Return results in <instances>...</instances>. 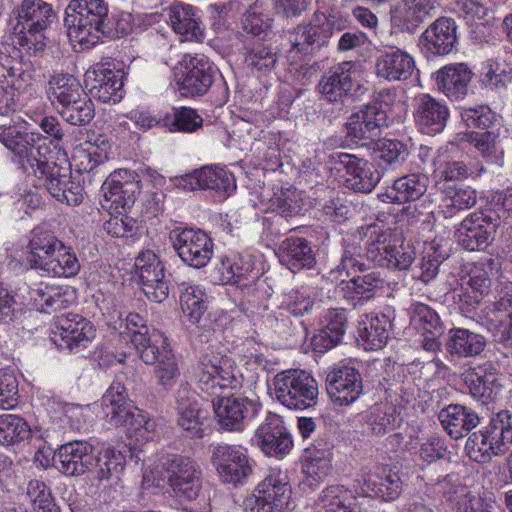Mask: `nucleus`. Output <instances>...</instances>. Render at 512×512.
Returning <instances> with one entry per match:
<instances>
[{
    "mask_svg": "<svg viewBox=\"0 0 512 512\" xmlns=\"http://www.w3.org/2000/svg\"><path fill=\"white\" fill-rule=\"evenodd\" d=\"M195 378L199 389L213 397L215 420L220 429L242 431L245 422L257 414L259 406L254 401L223 395L225 390L239 389L242 384V376L229 356L205 355L196 368Z\"/></svg>",
    "mask_w": 512,
    "mask_h": 512,
    "instance_id": "1",
    "label": "nucleus"
},
{
    "mask_svg": "<svg viewBox=\"0 0 512 512\" xmlns=\"http://www.w3.org/2000/svg\"><path fill=\"white\" fill-rule=\"evenodd\" d=\"M13 14L17 20L14 44L31 56H41L47 46L46 31L56 18L52 5L44 0H22Z\"/></svg>",
    "mask_w": 512,
    "mask_h": 512,
    "instance_id": "2",
    "label": "nucleus"
},
{
    "mask_svg": "<svg viewBox=\"0 0 512 512\" xmlns=\"http://www.w3.org/2000/svg\"><path fill=\"white\" fill-rule=\"evenodd\" d=\"M108 8L103 0H71L65 10L64 23L70 39L83 49L96 45L109 36L105 20Z\"/></svg>",
    "mask_w": 512,
    "mask_h": 512,
    "instance_id": "3",
    "label": "nucleus"
},
{
    "mask_svg": "<svg viewBox=\"0 0 512 512\" xmlns=\"http://www.w3.org/2000/svg\"><path fill=\"white\" fill-rule=\"evenodd\" d=\"M393 233L390 230L373 231L371 237L366 243V253L359 239L356 237L343 240V253L337 271L342 275H352L358 271H363L366 267L364 259H368L376 266L387 268L389 265V255L392 249Z\"/></svg>",
    "mask_w": 512,
    "mask_h": 512,
    "instance_id": "4",
    "label": "nucleus"
},
{
    "mask_svg": "<svg viewBox=\"0 0 512 512\" xmlns=\"http://www.w3.org/2000/svg\"><path fill=\"white\" fill-rule=\"evenodd\" d=\"M276 399L285 407L304 410L316 404L318 387L315 379L303 370H285L273 379Z\"/></svg>",
    "mask_w": 512,
    "mask_h": 512,
    "instance_id": "5",
    "label": "nucleus"
},
{
    "mask_svg": "<svg viewBox=\"0 0 512 512\" xmlns=\"http://www.w3.org/2000/svg\"><path fill=\"white\" fill-rule=\"evenodd\" d=\"M292 489L285 475H268L244 500L245 512H287L290 510Z\"/></svg>",
    "mask_w": 512,
    "mask_h": 512,
    "instance_id": "6",
    "label": "nucleus"
},
{
    "mask_svg": "<svg viewBox=\"0 0 512 512\" xmlns=\"http://www.w3.org/2000/svg\"><path fill=\"white\" fill-rule=\"evenodd\" d=\"M504 221L502 215L493 209L474 211L456 228V241L468 251L482 249L488 246L492 235Z\"/></svg>",
    "mask_w": 512,
    "mask_h": 512,
    "instance_id": "7",
    "label": "nucleus"
},
{
    "mask_svg": "<svg viewBox=\"0 0 512 512\" xmlns=\"http://www.w3.org/2000/svg\"><path fill=\"white\" fill-rule=\"evenodd\" d=\"M330 158L342 173L345 186L354 192L371 193L381 179L380 172L364 158L345 152L334 153Z\"/></svg>",
    "mask_w": 512,
    "mask_h": 512,
    "instance_id": "8",
    "label": "nucleus"
},
{
    "mask_svg": "<svg viewBox=\"0 0 512 512\" xmlns=\"http://www.w3.org/2000/svg\"><path fill=\"white\" fill-rule=\"evenodd\" d=\"M211 463L223 483L243 485L252 474V463L246 448L226 443L213 447Z\"/></svg>",
    "mask_w": 512,
    "mask_h": 512,
    "instance_id": "9",
    "label": "nucleus"
},
{
    "mask_svg": "<svg viewBox=\"0 0 512 512\" xmlns=\"http://www.w3.org/2000/svg\"><path fill=\"white\" fill-rule=\"evenodd\" d=\"M169 486L178 498L195 499L201 489L202 471L191 458L168 455L162 461Z\"/></svg>",
    "mask_w": 512,
    "mask_h": 512,
    "instance_id": "10",
    "label": "nucleus"
},
{
    "mask_svg": "<svg viewBox=\"0 0 512 512\" xmlns=\"http://www.w3.org/2000/svg\"><path fill=\"white\" fill-rule=\"evenodd\" d=\"M169 239L182 262L192 268L205 267L212 258L213 242L201 229L176 228Z\"/></svg>",
    "mask_w": 512,
    "mask_h": 512,
    "instance_id": "11",
    "label": "nucleus"
},
{
    "mask_svg": "<svg viewBox=\"0 0 512 512\" xmlns=\"http://www.w3.org/2000/svg\"><path fill=\"white\" fill-rule=\"evenodd\" d=\"M495 270L497 263L491 257L482 258L471 265L458 295L459 307L463 312L470 313L489 295Z\"/></svg>",
    "mask_w": 512,
    "mask_h": 512,
    "instance_id": "12",
    "label": "nucleus"
},
{
    "mask_svg": "<svg viewBox=\"0 0 512 512\" xmlns=\"http://www.w3.org/2000/svg\"><path fill=\"white\" fill-rule=\"evenodd\" d=\"M336 16L325 17L322 23H301L287 33L289 53L309 57L328 44L336 27Z\"/></svg>",
    "mask_w": 512,
    "mask_h": 512,
    "instance_id": "13",
    "label": "nucleus"
},
{
    "mask_svg": "<svg viewBox=\"0 0 512 512\" xmlns=\"http://www.w3.org/2000/svg\"><path fill=\"white\" fill-rule=\"evenodd\" d=\"M215 68L204 55H186L183 70L177 75V84L183 96L205 94L213 84Z\"/></svg>",
    "mask_w": 512,
    "mask_h": 512,
    "instance_id": "14",
    "label": "nucleus"
},
{
    "mask_svg": "<svg viewBox=\"0 0 512 512\" xmlns=\"http://www.w3.org/2000/svg\"><path fill=\"white\" fill-rule=\"evenodd\" d=\"M135 268L141 289L150 301L161 303L167 299L169 288L164 280V266L153 251L147 250L139 254L135 260Z\"/></svg>",
    "mask_w": 512,
    "mask_h": 512,
    "instance_id": "15",
    "label": "nucleus"
},
{
    "mask_svg": "<svg viewBox=\"0 0 512 512\" xmlns=\"http://www.w3.org/2000/svg\"><path fill=\"white\" fill-rule=\"evenodd\" d=\"M253 443L267 456L282 457L289 453L293 441L280 416L268 413L255 430Z\"/></svg>",
    "mask_w": 512,
    "mask_h": 512,
    "instance_id": "16",
    "label": "nucleus"
},
{
    "mask_svg": "<svg viewBox=\"0 0 512 512\" xmlns=\"http://www.w3.org/2000/svg\"><path fill=\"white\" fill-rule=\"evenodd\" d=\"M177 186L184 190L210 189L227 198L236 189L232 173L219 166H205L178 179Z\"/></svg>",
    "mask_w": 512,
    "mask_h": 512,
    "instance_id": "17",
    "label": "nucleus"
},
{
    "mask_svg": "<svg viewBox=\"0 0 512 512\" xmlns=\"http://www.w3.org/2000/svg\"><path fill=\"white\" fill-rule=\"evenodd\" d=\"M326 389L334 404L348 406L363 392L362 377L356 368L342 366L327 374Z\"/></svg>",
    "mask_w": 512,
    "mask_h": 512,
    "instance_id": "18",
    "label": "nucleus"
},
{
    "mask_svg": "<svg viewBox=\"0 0 512 512\" xmlns=\"http://www.w3.org/2000/svg\"><path fill=\"white\" fill-rule=\"evenodd\" d=\"M387 126V113L377 103L359 106L351 113L345 125L347 135L359 140L377 137Z\"/></svg>",
    "mask_w": 512,
    "mask_h": 512,
    "instance_id": "19",
    "label": "nucleus"
},
{
    "mask_svg": "<svg viewBox=\"0 0 512 512\" xmlns=\"http://www.w3.org/2000/svg\"><path fill=\"white\" fill-rule=\"evenodd\" d=\"M177 426L182 435L189 439H201L206 430L207 417L203 412L194 393L187 387L181 386L176 395Z\"/></svg>",
    "mask_w": 512,
    "mask_h": 512,
    "instance_id": "20",
    "label": "nucleus"
},
{
    "mask_svg": "<svg viewBox=\"0 0 512 512\" xmlns=\"http://www.w3.org/2000/svg\"><path fill=\"white\" fill-rule=\"evenodd\" d=\"M58 470L68 476L83 475L93 469L95 455L87 441H71L61 445L54 456Z\"/></svg>",
    "mask_w": 512,
    "mask_h": 512,
    "instance_id": "21",
    "label": "nucleus"
},
{
    "mask_svg": "<svg viewBox=\"0 0 512 512\" xmlns=\"http://www.w3.org/2000/svg\"><path fill=\"white\" fill-rule=\"evenodd\" d=\"M462 379L470 395L483 404L493 401L502 388L500 374L491 362L467 368Z\"/></svg>",
    "mask_w": 512,
    "mask_h": 512,
    "instance_id": "22",
    "label": "nucleus"
},
{
    "mask_svg": "<svg viewBox=\"0 0 512 512\" xmlns=\"http://www.w3.org/2000/svg\"><path fill=\"white\" fill-rule=\"evenodd\" d=\"M450 112L446 103L429 94H421L416 98L414 120L420 132L436 135L445 129Z\"/></svg>",
    "mask_w": 512,
    "mask_h": 512,
    "instance_id": "23",
    "label": "nucleus"
},
{
    "mask_svg": "<svg viewBox=\"0 0 512 512\" xmlns=\"http://www.w3.org/2000/svg\"><path fill=\"white\" fill-rule=\"evenodd\" d=\"M103 414L108 423L115 427H129L139 411L127 398L123 383L115 380L101 399Z\"/></svg>",
    "mask_w": 512,
    "mask_h": 512,
    "instance_id": "24",
    "label": "nucleus"
},
{
    "mask_svg": "<svg viewBox=\"0 0 512 512\" xmlns=\"http://www.w3.org/2000/svg\"><path fill=\"white\" fill-rule=\"evenodd\" d=\"M482 323L495 341L512 345V296L504 295L481 311Z\"/></svg>",
    "mask_w": 512,
    "mask_h": 512,
    "instance_id": "25",
    "label": "nucleus"
},
{
    "mask_svg": "<svg viewBox=\"0 0 512 512\" xmlns=\"http://www.w3.org/2000/svg\"><path fill=\"white\" fill-rule=\"evenodd\" d=\"M84 81L90 94L103 103H117L123 97V82L119 71L97 65L85 73Z\"/></svg>",
    "mask_w": 512,
    "mask_h": 512,
    "instance_id": "26",
    "label": "nucleus"
},
{
    "mask_svg": "<svg viewBox=\"0 0 512 512\" xmlns=\"http://www.w3.org/2000/svg\"><path fill=\"white\" fill-rule=\"evenodd\" d=\"M394 310L390 307L381 314H366L358 323V334L366 350L382 349L390 337Z\"/></svg>",
    "mask_w": 512,
    "mask_h": 512,
    "instance_id": "27",
    "label": "nucleus"
},
{
    "mask_svg": "<svg viewBox=\"0 0 512 512\" xmlns=\"http://www.w3.org/2000/svg\"><path fill=\"white\" fill-rule=\"evenodd\" d=\"M355 63L345 61L326 71L318 84L320 93L330 102L343 101L353 88Z\"/></svg>",
    "mask_w": 512,
    "mask_h": 512,
    "instance_id": "28",
    "label": "nucleus"
},
{
    "mask_svg": "<svg viewBox=\"0 0 512 512\" xmlns=\"http://www.w3.org/2000/svg\"><path fill=\"white\" fill-rule=\"evenodd\" d=\"M55 336H59L70 349L85 348L95 337V329L90 321L77 314L58 317Z\"/></svg>",
    "mask_w": 512,
    "mask_h": 512,
    "instance_id": "29",
    "label": "nucleus"
},
{
    "mask_svg": "<svg viewBox=\"0 0 512 512\" xmlns=\"http://www.w3.org/2000/svg\"><path fill=\"white\" fill-rule=\"evenodd\" d=\"M438 419L453 439H460L476 428L481 419L476 411L460 404H450L440 410Z\"/></svg>",
    "mask_w": 512,
    "mask_h": 512,
    "instance_id": "30",
    "label": "nucleus"
},
{
    "mask_svg": "<svg viewBox=\"0 0 512 512\" xmlns=\"http://www.w3.org/2000/svg\"><path fill=\"white\" fill-rule=\"evenodd\" d=\"M375 69L378 77L388 81H403L412 75L415 62L406 51L391 47L380 53Z\"/></svg>",
    "mask_w": 512,
    "mask_h": 512,
    "instance_id": "31",
    "label": "nucleus"
},
{
    "mask_svg": "<svg viewBox=\"0 0 512 512\" xmlns=\"http://www.w3.org/2000/svg\"><path fill=\"white\" fill-rule=\"evenodd\" d=\"M282 265L292 272L311 269L316 264V257L310 243L305 238L289 237L282 241L276 250Z\"/></svg>",
    "mask_w": 512,
    "mask_h": 512,
    "instance_id": "32",
    "label": "nucleus"
},
{
    "mask_svg": "<svg viewBox=\"0 0 512 512\" xmlns=\"http://www.w3.org/2000/svg\"><path fill=\"white\" fill-rule=\"evenodd\" d=\"M472 80V72L464 63L446 65L436 72L437 89L451 100L463 99Z\"/></svg>",
    "mask_w": 512,
    "mask_h": 512,
    "instance_id": "33",
    "label": "nucleus"
},
{
    "mask_svg": "<svg viewBox=\"0 0 512 512\" xmlns=\"http://www.w3.org/2000/svg\"><path fill=\"white\" fill-rule=\"evenodd\" d=\"M170 25L175 33L187 41H200L203 27L198 10L192 5L177 3L167 10Z\"/></svg>",
    "mask_w": 512,
    "mask_h": 512,
    "instance_id": "34",
    "label": "nucleus"
},
{
    "mask_svg": "<svg viewBox=\"0 0 512 512\" xmlns=\"http://www.w3.org/2000/svg\"><path fill=\"white\" fill-rule=\"evenodd\" d=\"M456 24L450 18H439L431 24L421 37V44L433 55L450 53L456 42Z\"/></svg>",
    "mask_w": 512,
    "mask_h": 512,
    "instance_id": "35",
    "label": "nucleus"
},
{
    "mask_svg": "<svg viewBox=\"0 0 512 512\" xmlns=\"http://www.w3.org/2000/svg\"><path fill=\"white\" fill-rule=\"evenodd\" d=\"M64 248V243L51 231L34 230L28 244L27 260L32 268L44 271L56 252Z\"/></svg>",
    "mask_w": 512,
    "mask_h": 512,
    "instance_id": "36",
    "label": "nucleus"
},
{
    "mask_svg": "<svg viewBox=\"0 0 512 512\" xmlns=\"http://www.w3.org/2000/svg\"><path fill=\"white\" fill-rule=\"evenodd\" d=\"M434 10L433 0H403L392 11L391 21L402 30H411L431 16Z\"/></svg>",
    "mask_w": 512,
    "mask_h": 512,
    "instance_id": "37",
    "label": "nucleus"
},
{
    "mask_svg": "<svg viewBox=\"0 0 512 512\" xmlns=\"http://www.w3.org/2000/svg\"><path fill=\"white\" fill-rule=\"evenodd\" d=\"M82 92L84 89L79 80L68 73L52 75L46 88L47 97L57 111L76 99Z\"/></svg>",
    "mask_w": 512,
    "mask_h": 512,
    "instance_id": "38",
    "label": "nucleus"
},
{
    "mask_svg": "<svg viewBox=\"0 0 512 512\" xmlns=\"http://www.w3.org/2000/svg\"><path fill=\"white\" fill-rule=\"evenodd\" d=\"M486 346L485 338L464 328H453L449 331L446 348L451 356L475 357L481 354Z\"/></svg>",
    "mask_w": 512,
    "mask_h": 512,
    "instance_id": "39",
    "label": "nucleus"
},
{
    "mask_svg": "<svg viewBox=\"0 0 512 512\" xmlns=\"http://www.w3.org/2000/svg\"><path fill=\"white\" fill-rule=\"evenodd\" d=\"M132 344L142 361L148 365L156 364L172 351L166 338L159 332H137L132 336Z\"/></svg>",
    "mask_w": 512,
    "mask_h": 512,
    "instance_id": "40",
    "label": "nucleus"
},
{
    "mask_svg": "<svg viewBox=\"0 0 512 512\" xmlns=\"http://www.w3.org/2000/svg\"><path fill=\"white\" fill-rule=\"evenodd\" d=\"M496 439L490 425L469 435L465 443L468 457L477 463H488L493 456L500 455L496 450Z\"/></svg>",
    "mask_w": 512,
    "mask_h": 512,
    "instance_id": "41",
    "label": "nucleus"
},
{
    "mask_svg": "<svg viewBox=\"0 0 512 512\" xmlns=\"http://www.w3.org/2000/svg\"><path fill=\"white\" fill-rule=\"evenodd\" d=\"M366 424L372 436L382 437L400 424L396 408L390 404L374 405L366 415Z\"/></svg>",
    "mask_w": 512,
    "mask_h": 512,
    "instance_id": "42",
    "label": "nucleus"
},
{
    "mask_svg": "<svg viewBox=\"0 0 512 512\" xmlns=\"http://www.w3.org/2000/svg\"><path fill=\"white\" fill-rule=\"evenodd\" d=\"M355 497L341 485H333L322 491L318 498L319 512H355Z\"/></svg>",
    "mask_w": 512,
    "mask_h": 512,
    "instance_id": "43",
    "label": "nucleus"
},
{
    "mask_svg": "<svg viewBox=\"0 0 512 512\" xmlns=\"http://www.w3.org/2000/svg\"><path fill=\"white\" fill-rule=\"evenodd\" d=\"M57 112L68 124L73 126H85L95 117V106L92 99L84 91L76 99L67 103Z\"/></svg>",
    "mask_w": 512,
    "mask_h": 512,
    "instance_id": "44",
    "label": "nucleus"
},
{
    "mask_svg": "<svg viewBox=\"0 0 512 512\" xmlns=\"http://www.w3.org/2000/svg\"><path fill=\"white\" fill-rule=\"evenodd\" d=\"M476 203V191L469 186H460L445 191L440 207L444 217L452 218L460 211L472 208Z\"/></svg>",
    "mask_w": 512,
    "mask_h": 512,
    "instance_id": "45",
    "label": "nucleus"
},
{
    "mask_svg": "<svg viewBox=\"0 0 512 512\" xmlns=\"http://www.w3.org/2000/svg\"><path fill=\"white\" fill-rule=\"evenodd\" d=\"M32 435L28 423L14 414L0 415V445L14 446L30 439Z\"/></svg>",
    "mask_w": 512,
    "mask_h": 512,
    "instance_id": "46",
    "label": "nucleus"
},
{
    "mask_svg": "<svg viewBox=\"0 0 512 512\" xmlns=\"http://www.w3.org/2000/svg\"><path fill=\"white\" fill-rule=\"evenodd\" d=\"M471 143L480 155L489 163H500L504 157L499 130L473 133Z\"/></svg>",
    "mask_w": 512,
    "mask_h": 512,
    "instance_id": "47",
    "label": "nucleus"
},
{
    "mask_svg": "<svg viewBox=\"0 0 512 512\" xmlns=\"http://www.w3.org/2000/svg\"><path fill=\"white\" fill-rule=\"evenodd\" d=\"M384 280L376 272L363 276H354L346 282V297L352 300H369L374 296L376 290L383 287Z\"/></svg>",
    "mask_w": 512,
    "mask_h": 512,
    "instance_id": "48",
    "label": "nucleus"
},
{
    "mask_svg": "<svg viewBox=\"0 0 512 512\" xmlns=\"http://www.w3.org/2000/svg\"><path fill=\"white\" fill-rule=\"evenodd\" d=\"M134 184L122 183L117 179V175H112L102 185V192L106 201L115 205V209L121 207L124 210L129 209L135 202V193L131 188Z\"/></svg>",
    "mask_w": 512,
    "mask_h": 512,
    "instance_id": "49",
    "label": "nucleus"
},
{
    "mask_svg": "<svg viewBox=\"0 0 512 512\" xmlns=\"http://www.w3.org/2000/svg\"><path fill=\"white\" fill-rule=\"evenodd\" d=\"M180 305L184 315L192 324L200 325L207 311L203 291L190 286L180 296Z\"/></svg>",
    "mask_w": 512,
    "mask_h": 512,
    "instance_id": "50",
    "label": "nucleus"
},
{
    "mask_svg": "<svg viewBox=\"0 0 512 512\" xmlns=\"http://www.w3.org/2000/svg\"><path fill=\"white\" fill-rule=\"evenodd\" d=\"M46 190L56 200L68 205H77L84 199L83 187L78 181L72 180L71 174L56 180V182L48 183Z\"/></svg>",
    "mask_w": 512,
    "mask_h": 512,
    "instance_id": "51",
    "label": "nucleus"
},
{
    "mask_svg": "<svg viewBox=\"0 0 512 512\" xmlns=\"http://www.w3.org/2000/svg\"><path fill=\"white\" fill-rule=\"evenodd\" d=\"M203 119L196 110L188 107L176 108L172 115L163 118V127L169 131L192 133L202 126Z\"/></svg>",
    "mask_w": 512,
    "mask_h": 512,
    "instance_id": "52",
    "label": "nucleus"
},
{
    "mask_svg": "<svg viewBox=\"0 0 512 512\" xmlns=\"http://www.w3.org/2000/svg\"><path fill=\"white\" fill-rule=\"evenodd\" d=\"M428 178L424 174L412 173L394 181V190L400 195L402 203L420 199L428 188Z\"/></svg>",
    "mask_w": 512,
    "mask_h": 512,
    "instance_id": "53",
    "label": "nucleus"
},
{
    "mask_svg": "<svg viewBox=\"0 0 512 512\" xmlns=\"http://www.w3.org/2000/svg\"><path fill=\"white\" fill-rule=\"evenodd\" d=\"M427 486H430L434 493L441 495L448 502L452 503L454 508L470 492V489L461 483L459 475L455 473L447 474L435 483L427 484Z\"/></svg>",
    "mask_w": 512,
    "mask_h": 512,
    "instance_id": "54",
    "label": "nucleus"
},
{
    "mask_svg": "<svg viewBox=\"0 0 512 512\" xmlns=\"http://www.w3.org/2000/svg\"><path fill=\"white\" fill-rule=\"evenodd\" d=\"M48 262L45 272L55 277H73L80 271V262L72 248L64 245L60 252Z\"/></svg>",
    "mask_w": 512,
    "mask_h": 512,
    "instance_id": "55",
    "label": "nucleus"
},
{
    "mask_svg": "<svg viewBox=\"0 0 512 512\" xmlns=\"http://www.w3.org/2000/svg\"><path fill=\"white\" fill-rule=\"evenodd\" d=\"M26 495L34 512H60L50 488L43 481L31 480Z\"/></svg>",
    "mask_w": 512,
    "mask_h": 512,
    "instance_id": "56",
    "label": "nucleus"
},
{
    "mask_svg": "<svg viewBox=\"0 0 512 512\" xmlns=\"http://www.w3.org/2000/svg\"><path fill=\"white\" fill-rule=\"evenodd\" d=\"M490 428L493 429L496 439V450L501 454L512 450V414L502 410L490 420Z\"/></svg>",
    "mask_w": 512,
    "mask_h": 512,
    "instance_id": "57",
    "label": "nucleus"
},
{
    "mask_svg": "<svg viewBox=\"0 0 512 512\" xmlns=\"http://www.w3.org/2000/svg\"><path fill=\"white\" fill-rule=\"evenodd\" d=\"M278 61L277 53L269 46L257 44L248 49L245 63L257 71H271Z\"/></svg>",
    "mask_w": 512,
    "mask_h": 512,
    "instance_id": "58",
    "label": "nucleus"
},
{
    "mask_svg": "<svg viewBox=\"0 0 512 512\" xmlns=\"http://www.w3.org/2000/svg\"><path fill=\"white\" fill-rule=\"evenodd\" d=\"M126 458L120 451L114 449H106L100 458L95 457L96 478L99 480L109 479L113 473L123 470Z\"/></svg>",
    "mask_w": 512,
    "mask_h": 512,
    "instance_id": "59",
    "label": "nucleus"
},
{
    "mask_svg": "<svg viewBox=\"0 0 512 512\" xmlns=\"http://www.w3.org/2000/svg\"><path fill=\"white\" fill-rule=\"evenodd\" d=\"M416 257L415 248L409 244L401 241L395 234H393L392 249L389 255L390 270H406L414 262Z\"/></svg>",
    "mask_w": 512,
    "mask_h": 512,
    "instance_id": "60",
    "label": "nucleus"
},
{
    "mask_svg": "<svg viewBox=\"0 0 512 512\" xmlns=\"http://www.w3.org/2000/svg\"><path fill=\"white\" fill-rule=\"evenodd\" d=\"M376 151L379 160L387 165L402 164L406 161L409 150L407 146L399 140L384 139L377 143Z\"/></svg>",
    "mask_w": 512,
    "mask_h": 512,
    "instance_id": "61",
    "label": "nucleus"
},
{
    "mask_svg": "<svg viewBox=\"0 0 512 512\" xmlns=\"http://www.w3.org/2000/svg\"><path fill=\"white\" fill-rule=\"evenodd\" d=\"M487 71L481 78V83L491 90H504L512 82V68H501L494 60H488Z\"/></svg>",
    "mask_w": 512,
    "mask_h": 512,
    "instance_id": "62",
    "label": "nucleus"
},
{
    "mask_svg": "<svg viewBox=\"0 0 512 512\" xmlns=\"http://www.w3.org/2000/svg\"><path fill=\"white\" fill-rule=\"evenodd\" d=\"M155 375L158 385H160L163 390L166 391L175 385L180 371L172 351L169 352L168 355H164L160 361L156 362Z\"/></svg>",
    "mask_w": 512,
    "mask_h": 512,
    "instance_id": "63",
    "label": "nucleus"
},
{
    "mask_svg": "<svg viewBox=\"0 0 512 512\" xmlns=\"http://www.w3.org/2000/svg\"><path fill=\"white\" fill-rule=\"evenodd\" d=\"M271 21L267 15H263L254 7L243 15L242 27L246 33L265 39L271 33Z\"/></svg>",
    "mask_w": 512,
    "mask_h": 512,
    "instance_id": "64",
    "label": "nucleus"
}]
</instances>
